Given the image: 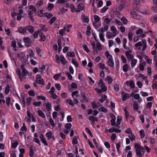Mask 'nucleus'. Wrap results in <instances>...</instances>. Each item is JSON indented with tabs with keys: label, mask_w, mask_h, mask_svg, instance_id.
<instances>
[{
	"label": "nucleus",
	"mask_w": 157,
	"mask_h": 157,
	"mask_svg": "<svg viewBox=\"0 0 157 157\" xmlns=\"http://www.w3.org/2000/svg\"><path fill=\"white\" fill-rule=\"evenodd\" d=\"M135 148L136 151V154L138 157H142L143 154H144V149L139 144H136L135 145Z\"/></svg>",
	"instance_id": "nucleus-1"
},
{
	"label": "nucleus",
	"mask_w": 157,
	"mask_h": 157,
	"mask_svg": "<svg viewBox=\"0 0 157 157\" xmlns=\"http://www.w3.org/2000/svg\"><path fill=\"white\" fill-rule=\"evenodd\" d=\"M36 81L37 84H40L43 85L45 84L44 80L43 78H41V77L40 75H36Z\"/></svg>",
	"instance_id": "nucleus-2"
},
{
	"label": "nucleus",
	"mask_w": 157,
	"mask_h": 157,
	"mask_svg": "<svg viewBox=\"0 0 157 157\" xmlns=\"http://www.w3.org/2000/svg\"><path fill=\"white\" fill-rule=\"evenodd\" d=\"M23 40L27 47L30 46V44L32 42V40L28 37H24L23 39Z\"/></svg>",
	"instance_id": "nucleus-3"
},
{
	"label": "nucleus",
	"mask_w": 157,
	"mask_h": 157,
	"mask_svg": "<svg viewBox=\"0 0 157 157\" xmlns=\"http://www.w3.org/2000/svg\"><path fill=\"white\" fill-rule=\"evenodd\" d=\"M130 14L132 17L134 19L139 20L141 18V16L140 15H138L135 12H131Z\"/></svg>",
	"instance_id": "nucleus-4"
},
{
	"label": "nucleus",
	"mask_w": 157,
	"mask_h": 157,
	"mask_svg": "<svg viewBox=\"0 0 157 157\" xmlns=\"http://www.w3.org/2000/svg\"><path fill=\"white\" fill-rule=\"evenodd\" d=\"M84 9V5L82 3L78 4L77 7V12H79L81 11L82 10Z\"/></svg>",
	"instance_id": "nucleus-5"
},
{
	"label": "nucleus",
	"mask_w": 157,
	"mask_h": 157,
	"mask_svg": "<svg viewBox=\"0 0 157 157\" xmlns=\"http://www.w3.org/2000/svg\"><path fill=\"white\" fill-rule=\"evenodd\" d=\"M121 95L123 97V100L124 101H125L128 99L129 97V94L128 93H125L124 91L121 93Z\"/></svg>",
	"instance_id": "nucleus-6"
},
{
	"label": "nucleus",
	"mask_w": 157,
	"mask_h": 157,
	"mask_svg": "<svg viewBox=\"0 0 157 157\" xmlns=\"http://www.w3.org/2000/svg\"><path fill=\"white\" fill-rule=\"evenodd\" d=\"M126 84L130 86L132 88H133L135 86L134 82L133 81H131L130 82L127 81L126 82Z\"/></svg>",
	"instance_id": "nucleus-7"
},
{
	"label": "nucleus",
	"mask_w": 157,
	"mask_h": 157,
	"mask_svg": "<svg viewBox=\"0 0 157 157\" xmlns=\"http://www.w3.org/2000/svg\"><path fill=\"white\" fill-rule=\"evenodd\" d=\"M109 27V26L108 25H106L104 27L102 28L101 29H99L98 31H100L101 33H104V32L108 30Z\"/></svg>",
	"instance_id": "nucleus-8"
},
{
	"label": "nucleus",
	"mask_w": 157,
	"mask_h": 157,
	"mask_svg": "<svg viewBox=\"0 0 157 157\" xmlns=\"http://www.w3.org/2000/svg\"><path fill=\"white\" fill-rule=\"evenodd\" d=\"M107 87L106 86H104L102 88H101L100 89H99L97 88H95V90L97 91V92L98 93H101L104 92H105L107 90Z\"/></svg>",
	"instance_id": "nucleus-9"
},
{
	"label": "nucleus",
	"mask_w": 157,
	"mask_h": 157,
	"mask_svg": "<svg viewBox=\"0 0 157 157\" xmlns=\"http://www.w3.org/2000/svg\"><path fill=\"white\" fill-rule=\"evenodd\" d=\"M151 21L153 23L157 22V14L153 15L150 19Z\"/></svg>",
	"instance_id": "nucleus-10"
},
{
	"label": "nucleus",
	"mask_w": 157,
	"mask_h": 157,
	"mask_svg": "<svg viewBox=\"0 0 157 157\" xmlns=\"http://www.w3.org/2000/svg\"><path fill=\"white\" fill-rule=\"evenodd\" d=\"M26 27H20L18 29V31L20 33L24 34L26 32Z\"/></svg>",
	"instance_id": "nucleus-11"
},
{
	"label": "nucleus",
	"mask_w": 157,
	"mask_h": 157,
	"mask_svg": "<svg viewBox=\"0 0 157 157\" xmlns=\"http://www.w3.org/2000/svg\"><path fill=\"white\" fill-rule=\"evenodd\" d=\"M111 117L112 118L110 121L111 125L113 126H115L116 124L115 123L116 117L114 115H112V116H111Z\"/></svg>",
	"instance_id": "nucleus-12"
},
{
	"label": "nucleus",
	"mask_w": 157,
	"mask_h": 157,
	"mask_svg": "<svg viewBox=\"0 0 157 157\" xmlns=\"http://www.w3.org/2000/svg\"><path fill=\"white\" fill-rule=\"evenodd\" d=\"M26 30H27L29 31V32L31 33H32L34 31V28L31 25H28L26 26Z\"/></svg>",
	"instance_id": "nucleus-13"
},
{
	"label": "nucleus",
	"mask_w": 157,
	"mask_h": 157,
	"mask_svg": "<svg viewBox=\"0 0 157 157\" xmlns=\"http://www.w3.org/2000/svg\"><path fill=\"white\" fill-rule=\"evenodd\" d=\"M129 66L127 64H124L123 67V70L124 72H126L128 71L129 69Z\"/></svg>",
	"instance_id": "nucleus-14"
},
{
	"label": "nucleus",
	"mask_w": 157,
	"mask_h": 157,
	"mask_svg": "<svg viewBox=\"0 0 157 157\" xmlns=\"http://www.w3.org/2000/svg\"><path fill=\"white\" fill-rule=\"evenodd\" d=\"M125 53L127 58L129 60H131L132 59H133L134 56L133 55L130 53H128V52H125Z\"/></svg>",
	"instance_id": "nucleus-15"
},
{
	"label": "nucleus",
	"mask_w": 157,
	"mask_h": 157,
	"mask_svg": "<svg viewBox=\"0 0 157 157\" xmlns=\"http://www.w3.org/2000/svg\"><path fill=\"white\" fill-rule=\"evenodd\" d=\"M105 54L108 60L113 59L112 55L109 54L108 51H106Z\"/></svg>",
	"instance_id": "nucleus-16"
},
{
	"label": "nucleus",
	"mask_w": 157,
	"mask_h": 157,
	"mask_svg": "<svg viewBox=\"0 0 157 157\" xmlns=\"http://www.w3.org/2000/svg\"><path fill=\"white\" fill-rule=\"evenodd\" d=\"M82 19L84 22L86 23L88 22L89 21V18L88 17L85 16L84 14L82 15Z\"/></svg>",
	"instance_id": "nucleus-17"
},
{
	"label": "nucleus",
	"mask_w": 157,
	"mask_h": 157,
	"mask_svg": "<svg viewBox=\"0 0 157 157\" xmlns=\"http://www.w3.org/2000/svg\"><path fill=\"white\" fill-rule=\"evenodd\" d=\"M60 58L61 63L63 65H65L67 63V61L64 57L62 55L60 56Z\"/></svg>",
	"instance_id": "nucleus-18"
},
{
	"label": "nucleus",
	"mask_w": 157,
	"mask_h": 157,
	"mask_svg": "<svg viewBox=\"0 0 157 157\" xmlns=\"http://www.w3.org/2000/svg\"><path fill=\"white\" fill-rule=\"evenodd\" d=\"M96 3L97 4V7H101L103 5V2L101 0H96Z\"/></svg>",
	"instance_id": "nucleus-19"
},
{
	"label": "nucleus",
	"mask_w": 157,
	"mask_h": 157,
	"mask_svg": "<svg viewBox=\"0 0 157 157\" xmlns=\"http://www.w3.org/2000/svg\"><path fill=\"white\" fill-rule=\"evenodd\" d=\"M145 65L146 63L145 62L140 63L139 66L140 70V71H143L144 70V66Z\"/></svg>",
	"instance_id": "nucleus-20"
},
{
	"label": "nucleus",
	"mask_w": 157,
	"mask_h": 157,
	"mask_svg": "<svg viewBox=\"0 0 157 157\" xmlns=\"http://www.w3.org/2000/svg\"><path fill=\"white\" fill-rule=\"evenodd\" d=\"M92 107L94 109H95L97 108L101 105V104L99 102H98L96 104L95 103V102L93 103H92Z\"/></svg>",
	"instance_id": "nucleus-21"
},
{
	"label": "nucleus",
	"mask_w": 157,
	"mask_h": 157,
	"mask_svg": "<svg viewBox=\"0 0 157 157\" xmlns=\"http://www.w3.org/2000/svg\"><path fill=\"white\" fill-rule=\"evenodd\" d=\"M41 32V31L38 29L37 32H35L33 34V36L35 38H37L38 37V35H39L40 34Z\"/></svg>",
	"instance_id": "nucleus-22"
},
{
	"label": "nucleus",
	"mask_w": 157,
	"mask_h": 157,
	"mask_svg": "<svg viewBox=\"0 0 157 157\" xmlns=\"http://www.w3.org/2000/svg\"><path fill=\"white\" fill-rule=\"evenodd\" d=\"M40 41H44L45 40V37L44 35H43V33L42 32H41L40 33Z\"/></svg>",
	"instance_id": "nucleus-23"
},
{
	"label": "nucleus",
	"mask_w": 157,
	"mask_h": 157,
	"mask_svg": "<svg viewBox=\"0 0 157 157\" xmlns=\"http://www.w3.org/2000/svg\"><path fill=\"white\" fill-rule=\"evenodd\" d=\"M38 113L40 116L42 117L43 118H45V116L44 113L41 110H38Z\"/></svg>",
	"instance_id": "nucleus-24"
},
{
	"label": "nucleus",
	"mask_w": 157,
	"mask_h": 157,
	"mask_svg": "<svg viewBox=\"0 0 157 157\" xmlns=\"http://www.w3.org/2000/svg\"><path fill=\"white\" fill-rule=\"evenodd\" d=\"M70 7L71 9V11L72 13L76 12V10L75 9V7L73 4H71L70 6Z\"/></svg>",
	"instance_id": "nucleus-25"
},
{
	"label": "nucleus",
	"mask_w": 157,
	"mask_h": 157,
	"mask_svg": "<svg viewBox=\"0 0 157 157\" xmlns=\"http://www.w3.org/2000/svg\"><path fill=\"white\" fill-rule=\"evenodd\" d=\"M131 61V66L132 67H133L135 66L137 62V60L136 59H132Z\"/></svg>",
	"instance_id": "nucleus-26"
},
{
	"label": "nucleus",
	"mask_w": 157,
	"mask_h": 157,
	"mask_svg": "<svg viewBox=\"0 0 157 157\" xmlns=\"http://www.w3.org/2000/svg\"><path fill=\"white\" fill-rule=\"evenodd\" d=\"M34 154V151L32 146L30 147L29 155L30 157H32Z\"/></svg>",
	"instance_id": "nucleus-27"
},
{
	"label": "nucleus",
	"mask_w": 157,
	"mask_h": 157,
	"mask_svg": "<svg viewBox=\"0 0 157 157\" xmlns=\"http://www.w3.org/2000/svg\"><path fill=\"white\" fill-rule=\"evenodd\" d=\"M105 80H107L109 84L111 83L113 81V78L110 76H107L105 78Z\"/></svg>",
	"instance_id": "nucleus-28"
},
{
	"label": "nucleus",
	"mask_w": 157,
	"mask_h": 157,
	"mask_svg": "<svg viewBox=\"0 0 157 157\" xmlns=\"http://www.w3.org/2000/svg\"><path fill=\"white\" fill-rule=\"evenodd\" d=\"M51 104L48 102L47 103L46 105V109L48 111H50L51 110Z\"/></svg>",
	"instance_id": "nucleus-29"
},
{
	"label": "nucleus",
	"mask_w": 157,
	"mask_h": 157,
	"mask_svg": "<svg viewBox=\"0 0 157 157\" xmlns=\"http://www.w3.org/2000/svg\"><path fill=\"white\" fill-rule=\"evenodd\" d=\"M98 85L99 86L101 87V88H102L104 86H105V84L102 82L101 79H100L99 82L98 83Z\"/></svg>",
	"instance_id": "nucleus-30"
},
{
	"label": "nucleus",
	"mask_w": 157,
	"mask_h": 157,
	"mask_svg": "<svg viewBox=\"0 0 157 157\" xmlns=\"http://www.w3.org/2000/svg\"><path fill=\"white\" fill-rule=\"evenodd\" d=\"M104 33H100L99 34V36L100 39L103 42H104L105 39L104 38Z\"/></svg>",
	"instance_id": "nucleus-31"
},
{
	"label": "nucleus",
	"mask_w": 157,
	"mask_h": 157,
	"mask_svg": "<svg viewBox=\"0 0 157 157\" xmlns=\"http://www.w3.org/2000/svg\"><path fill=\"white\" fill-rule=\"evenodd\" d=\"M108 65L111 67H113L114 66V63L113 62V59L108 60L107 62Z\"/></svg>",
	"instance_id": "nucleus-32"
},
{
	"label": "nucleus",
	"mask_w": 157,
	"mask_h": 157,
	"mask_svg": "<svg viewBox=\"0 0 157 157\" xmlns=\"http://www.w3.org/2000/svg\"><path fill=\"white\" fill-rule=\"evenodd\" d=\"M67 54L68 56L71 57H74L75 56L74 52H68L67 53Z\"/></svg>",
	"instance_id": "nucleus-33"
},
{
	"label": "nucleus",
	"mask_w": 157,
	"mask_h": 157,
	"mask_svg": "<svg viewBox=\"0 0 157 157\" xmlns=\"http://www.w3.org/2000/svg\"><path fill=\"white\" fill-rule=\"evenodd\" d=\"M28 73V71L26 69L23 70L22 71V77L23 78L25 77Z\"/></svg>",
	"instance_id": "nucleus-34"
},
{
	"label": "nucleus",
	"mask_w": 157,
	"mask_h": 157,
	"mask_svg": "<svg viewBox=\"0 0 157 157\" xmlns=\"http://www.w3.org/2000/svg\"><path fill=\"white\" fill-rule=\"evenodd\" d=\"M16 42L15 40H13L11 42V47H13V48H14V50L16 51L17 50L16 49Z\"/></svg>",
	"instance_id": "nucleus-35"
},
{
	"label": "nucleus",
	"mask_w": 157,
	"mask_h": 157,
	"mask_svg": "<svg viewBox=\"0 0 157 157\" xmlns=\"http://www.w3.org/2000/svg\"><path fill=\"white\" fill-rule=\"evenodd\" d=\"M81 96L82 97V102L86 101H87V98L86 97V96L85 94L84 93H82L81 94Z\"/></svg>",
	"instance_id": "nucleus-36"
},
{
	"label": "nucleus",
	"mask_w": 157,
	"mask_h": 157,
	"mask_svg": "<svg viewBox=\"0 0 157 157\" xmlns=\"http://www.w3.org/2000/svg\"><path fill=\"white\" fill-rule=\"evenodd\" d=\"M66 102L67 103L69 104L70 105H71L73 106L75 105L74 102H73L70 99L67 100Z\"/></svg>",
	"instance_id": "nucleus-37"
},
{
	"label": "nucleus",
	"mask_w": 157,
	"mask_h": 157,
	"mask_svg": "<svg viewBox=\"0 0 157 157\" xmlns=\"http://www.w3.org/2000/svg\"><path fill=\"white\" fill-rule=\"evenodd\" d=\"M56 17H54L50 19V21L49 22V23L50 25H52L54 22L56 20Z\"/></svg>",
	"instance_id": "nucleus-38"
},
{
	"label": "nucleus",
	"mask_w": 157,
	"mask_h": 157,
	"mask_svg": "<svg viewBox=\"0 0 157 157\" xmlns=\"http://www.w3.org/2000/svg\"><path fill=\"white\" fill-rule=\"evenodd\" d=\"M34 53L33 52V51L32 50H30V52L29 54V56L31 59L34 58Z\"/></svg>",
	"instance_id": "nucleus-39"
},
{
	"label": "nucleus",
	"mask_w": 157,
	"mask_h": 157,
	"mask_svg": "<svg viewBox=\"0 0 157 157\" xmlns=\"http://www.w3.org/2000/svg\"><path fill=\"white\" fill-rule=\"evenodd\" d=\"M72 63L76 67L78 66V64L75 59H72L71 60Z\"/></svg>",
	"instance_id": "nucleus-40"
},
{
	"label": "nucleus",
	"mask_w": 157,
	"mask_h": 157,
	"mask_svg": "<svg viewBox=\"0 0 157 157\" xmlns=\"http://www.w3.org/2000/svg\"><path fill=\"white\" fill-rule=\"evenodd\" d=\"M94 18L95 21L96 23H98L99 22L100 19V17L98 16L97 15H94Z\"/></svg>",
	"instance_id": "nucleus-41"
},
{
	"label": "nucleus",
	"mask_w": 157,
	"mask_h": 157,
	"mask_svg": "<svg viewBox=\"0 0 157 157\" xmlns=\"http://www.w3.org/2000/svg\"><path fill=\"white\" fill-rule=\"evenodd\" d=\"M72 143L73 144H78V141L77 138L76 136H74L72 140Z\"/></svg>",
	"instance_id": "nucleus-42"
},
{
	"label": "nucleus",
	"mask_w": 157,
	"mask_h": 157,
	"mask_svg": "<svg viewBox=\"0 0 157 157\" xmlns=\"http://www.w3.org/2000/svg\"><path fill=\"white\" fill-rule=\"evenodd\" d=\"M116 148L117 151L118 153L120 152L119 148L121 147V142H118L117 143H116Z\"/></svg>",
	"instance_id": "nucleus-43"
},
{
	"label": "nucleus",
	"mask_w": 157,
	"mask_h": 157,
	"mask_svg": "<svg viewBox=\"0 0 157 157\" xmlns=\"http://www.w3.org/2000/svg\"><path fill=\"white\" fill-rule=\"evenodd\" d=\"M66 30V29L64 28L63 29H60L59 30V34L61 35V36H63L64 34V32Z\"/></svg>",
	"instance_id": "nucleus-44"
},
{
	"label": "nucleus",
	"mask_w": 157,
	"mask_h": 157,
	"mask_svg": "<svg viewBox=\"0 0 157 157\" xmlns=\"http://www.w3.org/2000/svg\"><path fill=\"white\" fill-rule=\"evenodd\" d=\"M54 5L52 3H49L48 4V10H51L53 8Z\"/></svg>",
	"instance_id": "nucleus-45"
},
{
	"label": "nucleus",
	"mask_w": 157,
	"mask_h": 157,
	"mask_svg": "<svg viewBox=\"0 0 157 157\" xmlns=\"http://www.w3.org/2000/svg\"><path fill=\"white\" fill-rule=\"evenodd\" d=\"M133 109L135 111H137L138 109V104L136 103H134L133 105Z\"/></svg>",
	"instance_id": "nucleus-46"
},
{
	"label": "nucleus",
	"mask_w": 157,
	"mask_h": 157,
	"mask_svg": "<svg viewBox=\"0 0 157 157\" xmlns=\"http://www.w3.org/2000/svg\"><path fill=\"white\" fill-rule=\"evenodd\" d=\"M10 87L9 85H7L6 86V89L5 92L6 94H8L10 91Z\"/></svg>",
	"instance_id": "nucleus-47"
},
{
	"label": "nucleus",
	"mask_w": 157,
	"mask_h": 157,
	"mask_svg": "<svg viewBox=\"0 0 157 157\" xmlns=\"http://www.w3.org/2000/svg\"><path fill=\"white\" fill-rule=\"evenodd\" d=\"M121 20L123 22L124 24H126L128 22V21L124 17H123L121 18Z\"/></svg>",
	"instance_id": "nucleus-48"
},
{
	"label": "nucleus",
	"mask_w": 157,
	"mask_h": 157,
	"mask_svg": "<svg viewBox=\"0 0 157 157\" xmlns=\"http://www.w3.org/2000/svg\"><path fill=\"white\" fill-rule=\"evenodd\" d=\"M46 136L49 139H50L52 137V133L51 132H48L46 134Z\"/></svg>",
	"instance_id": "nucleus-49"
},
{
	"label": "nucleus",
	"mask_w": 157,
	"mask_h": 157,
	"mask_svg": "<svg viewBox=\"0 0 157 157\" xmlns=\"http://www.w3.org/2000/svg\"><path fill=\"white\" fill-rule=\"evenodd\" d=\"M32 100L31 97H29L26 99V104L27 105H29L31 104V101Z\"/></svg>",
	"instance_id": "nucleus-50"
},
{
	"label": "nucleus",
	"mask_w": 157,
	"mask_h": 157,
	"mask_svg": "<svg viewBox=\"0 0 157 157\" xmlns=\"http://www.w3.org/2000/svg\"><path fill=\"white\" fill-rule=\"evenodd\" d=\"M128 37L130 41H131L132 40L133 34L131 32H129L128 34Z\"/></svg>",
	"instance_id": "nucleus-51"
},
{
	"label": "nucleus",
	"mask_w": 157,
	"mask_h": 157,
	"mask_svg": "<svg viewBox=\"0 0 157 157\" xmlns=\"http://www.w3.org/2000/svg\"><path fill=\"white\" fill-rule=\"evenodd\" d=\"M49 121L52 127H54L55 126L56 124L54 123V121L52 118L49 119Z\"/></svg>",
	"instance_id": "nucleus-52"
},
{
	"label": "nucleus",
	"mask_w": 157,
	"mask_h": 157,
	"mask_svg": "<svg viewBox=\"0 0 157 157\" xmlns=\"http://www.w3.org/2000/svg\"><path fill=\"white\" fill-rule=\"evenodd\" d=\"M111 21V20L109 18H106L104 19V21L107 24H109Z\"/></svg>",
	"instance_id": "nucleus-53"
},
{
	"label": "nucleus",
	"mask_w": 157,
	"mask_h": 157,
	"mask_svg": "<svg viewBox=\"0 0 157 157\" xmlns=\"http://www.w3.org/2000/svg\"><path fill=\"white\" fill-rule=\"evenodd\" d=\"M97 48L99 51H101L102 49L101 45L99 43L96 44Z\"/></svg>",
	"instance_id": "nucleus-54"
},
{
	"label": "nucleus",
	"mask_w": 157,
	"mask_h": 157,
	"mask_svg": "<svg viewBox=\"0 0 157 157\" xmlns=\"http://www.w3.org/2000/svg\"><path fill=\"white\" fill-rule=\"evenodd\" d=\"M108 7L105 6L101 10L100 12L101 13H104L106 11L108 10Z\"/></svg>",
	"instance_id": "nucleus-55"
},
{
	"label": "nucleus",
	"mask_w": 157,
	"mask_h": 157,
	"mask_svg": "<svg viewBox=\"0 0 157 157\" xmlns=\"http://www.w3.org/2000/svg\"><path fill=\"white\" fill-rule=\"evenodd\" d=\"M131 134V136L129 135L128 136V137L130 138V140L131 141H133L135 140V137L134 135L133 134H132V133Z\"/></svg>",
	"instance_id": "nucleus-56"
},
{
	"label": "nucleus",
	"mask_w": 157,
	"mask_h": 157,
	"mask_svg": "<svg viewBox=\"0 0 157 157\" xmlns=\"http://www.w3.org/2000/svg\"><path fill=\"white\" fill-rule=\"evenodd\" d=\"M83 48L86 51L87 53H88L90 52V51L88 48V47L86 45L84 44L83 45Z\"/></svg>",
	"instance_id": "nucleus-57"
},
{
	"label": "nucleus",
	"mask_w": 157,
	"mask_h": 157,
	"mask_svg": "<svg viewBox=\"0 0 157 157\" xmlns=\"http://www.w3.org/2000/svg\"><path fill=\"white\" fill-rule=\"evenodd\" d=\"M98 110L100 111L104 112L105 113L107 112V110L103 107L99 109Z\"/></svg>",
	"instance_id": "nucleus-58"
},
{
	"label": "nucleus",
	"mask_w": 157,
	"mask_h": 157,
	"mask_svg": "<svg viewBox=\"0 0 157 157\" xmlns=\"http://www.w3.org/2000/svg\"><path fill=\"white\" fill-rule=\"evenodd\" d=\"M121 58L123 63H127L126 59L124 56L123 55H122L121 56Z\"/></svg>",
	"instance_id": "nucleus-59"
},
{
	"label": "nucleus",
	"mask_w": 157,
	"mask_h": 157,
	"mask_svg": "<svg viewBox=\"0 0 157 157\" xmlns=\"http://www.w3.org/2000/svg\"><path fill=\"white\" fill-rule=\"evenodd\" d=\"M140 132L141 136V138H142L144 137L145 136L144 133V131L143 130H141L140 131Z\"/></svg>",
	"instance_id": "nucleus-60"
},
{
	"label": "nucleus",
	"mask_w": 157,
	"mask_h": 157,
	"mask_svg": "<svg viewBox=\"0 0 157 157\" xmlns=\"http://www.w3.org/2000/svg\"><path fill=\"white\" fill-rule=\"evenodd\" d=\"M114 89L116 92H118L119 90V85L117 84L114 85Z\"/></svg>",
	"instance_id": "nucleus-61"
},
{
	"label": "nucleus",
	"mask_w": 157,
	"mask_h": 157,
	"mask_svg": "<svg viewBox=\"0 0 157 157\" xmlns=\"http://www.w3.org/2000/svg\"><path fill=\"white\" fill-rule=\"evenodd\" d=\"M10 102V98L8 97L6 99V103L8 106H9Z\"/></svg>",
	"instance_id": "nucleus-62"
},
{
	"label": "nucleus",
	"mask_w": 157,
	"mask_h": 157,
	"mask_svg": "<svg viewBox=\"0 0 157 157\" xmlns=\"http://www.w3.org/2000/svg\"><path fill=\"white\" fill-rule=\"evenodd\" d=\"M106 36L109 39L112 38V33L110 32H108L106 33Z\"/></svg>",
	"instance_id": "nucleus-63"
},
{
	"label": "nucleus",
	"mask_w": 157,
	"mask_h": 157,
	"mask_svg": "<svg viewBox=\"0 0 157 157\" xmlns=\"http://www.w3.org/2000/svg\"><path fill=\"white\" fill-rule=\"evenodd\" d=\"M72 126L71 124L70 123H67L65 124V127L67 129H70Z\"/></svg>",
	"instance_id": "nucleus-64"
}]
</instances>
